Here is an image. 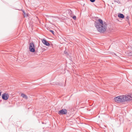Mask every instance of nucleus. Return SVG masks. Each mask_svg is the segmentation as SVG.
Instances as JSON below:
<instances>
[{"label": "nucleus", "instance_id": "obj_1", "mask_svg": "<svg viewBox=\"0 0 132 132\" xmlns=\"http://www.w3.org/2000/svg\"><path fill=\"white\" fill-rule=\"evenodd\" d=\"M95 25L98 31L100 32L103 33L105 31L107 24L101 19H99L95 22Z\"/></svg>", "mask_w": 132, "mask_h": 132}, {"label": "nucleus", "instance_id": "obj_2", "mask_svg": "<svg viewBox=\"0 0 132 132\" xmlns=\"http://www.w3.org/2000/svg\"><path fill=\"white\" fill-rule=\"evenodd\" d=\"M114 99V101L118 103L131 100H132V94L120 95L115 97Z\"/></svg>", "mask_w": 132, "mask_h": 132}, {"label": "nucleus", "instance_id": "obj_3", "mask_svg": "<svg viewBox=\"0 0 132 132\" xmlns=\"http://www.w3.org/2000/svg\"><path fill=\"white\" fill-rule=\"evenodd\" d=\"M30 51L31 52H34L35 51L34 45L33 43H31L29 47Z\"/></svg>", "mask_w": 132, "mask_h": 132}, {"label": "nucleus", "instance_id": "obj_4", "mask_svg": "<svg viewBox=\"0 0 132 132\" xmlns=\"http://www.w3.org/2000/svg\"><path fill=\"white\" fill-rule=\"evenodd\" d=\"M67 113V110L65 109H62L59 111L58 114H59L63 115L66 114Z\"/></svg>", "mask_w": 132, "mask_h": 132}, {"label": "nucleus", "instance_id": "obj_5", "mask_svg": "<svg viewBox=\"0 0 132 132\" xmlns=\"http://www.w3.org/2000/svg\"><path fill=\"white\" fill-rule=\"evenodd\" d=\"M2 97L3 100H6L8 99L9 95L7 94L4 93L2 95Z\"/></svg>", "mask_w": 132, "mask_h": 132}, {"label": "nucleus", "instance_id": "obj_6", "mask_svg": "<svg viewBox=\"0 0 132 132\" xmlns=\"http://www.w3.org/2000/svg\"><path fill=\"white\" fill-rule=\"evenodd\" d=\"M42 43L45 45L49 46L50 44L48 43V42L46 41L45 39H42Z\"/></svg>", "mask_w": 132, "mask_h": 132}, {"label": "nucleus", "instance_id": "obj_7", "mask_svg": "<svg viewBox=\"0 0 132 132\" xmlns=\"http://www.w3.org/2000/svg\"><path fill=\"white\" fill-rule=\"evenodd\" d=\"M21 96H22L23 98L27 100L28 99V96L25 94L23 93H21Z\"/></svg>", "mask_w": 132, "mask_h": 132}, {"label": "nucleus", "instance_id": "obj_8", "mask_svg": "<svg viewBox=\"0 0 132 132\" xmlns=\"http://www.w3.org/2000/svg\"><path fill=\"white\" fill-rule=\"evenodd\" d=\"M118 16L120 18H121L122 19H123L124 18V15L122 14L119 13L118 14Z\"/></svg>", "mask_w": 132, "mask_h": 132}, {"label": "nucleus", "instance_id": "obj_9", "mask_svg": "<svg viewBox=\"0 0 132 132\" xmlns=\"http://www.w3.org/2000/svg\"><path fill=\"white\" fill-rule=\"evenodd\" d=\"M127 54L128 56H132V51H130L128 52L127 53Z\"/></svg>", "mask_w": 132, "mask_h": 132}, {"label": "nucleus", "instance_id": "obj_10", "mask_svg": "<svg viewBox=\"0 0 132 132\" xmlns=\"http://www.w3.org/2000/svg\"><path fill=\"white\" fill-rule=\"evenodd\" d=\"M114 2H115L117 3H120V2L118 0H115Z\"/></svg>", "mask_w": 132, "mask_h": 132}, {"label": "nucleus", "instance_id": "obj_11", "mask_svg": "<svg viewBox=\"0 0 132 132\" xmlns=\"http://www.w3.org/2000/svg\"><path fill=\"white\" fill-rule=\"evenodd\" d=\"M72 18L74 20H76V18L75 16H74L72 17Z\"/></svg>", "mask_w": 132, "mask_h": 132}, {"label": "nucleus", "instance_id": "obj_12", "mask_svg": "<svg viewBox=\"0 0 132 132\" xmlns=\"http://www.w3.org/2000/svg\"><path fill=\"white\" fill-rule=\"evenodd\" d=\"M126 19H127V21H129V17L128 16H127L126 17Z\"/></svg>", "mask_w": 132, "mask_h": 132}, {"label": "nucleus", "instance_id": "obj_13", "mask_svg": "<svg viewBox=\"0 0 132 132\" xmlns=\"http://www.w3.org/2000/svg\"><path fill=\"white\" fill-rule=\"evenodd\" d=\"M50 31L53 34H54V31H53L51 30H50Z\"/></svg>", "mask_w": 132, "mask_h": 132}, {"label": "nucleus", "instance_id": "obj_14", "mask_svg": "<svg viewBox=\"0 0 132 132\" xmlns=\"http://www.w3.org/2000/svg\"><path fill=\"white\" fill-rule=\"evenodd\" d=\"M90 1L92 2H94L95 1V0H90Z\"/></svg>", "mask_w": 132, "mask_h": 132}]
</instances>
